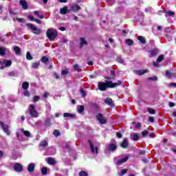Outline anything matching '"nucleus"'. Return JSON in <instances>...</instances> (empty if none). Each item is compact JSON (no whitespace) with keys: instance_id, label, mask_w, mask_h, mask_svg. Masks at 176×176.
Listing matches in <instances>:
<instances>
[{"instance_id":"1","label":"nucleus","mask_w":176,"mask_h":176,"mask_svg":"<svg viewBox=\"0 0 176 176\" xmlns=\"http://www.w3.org/2000/svg\"><path fill=\"white\" fill-rule=\"evenodd\" d=\"M120 85H122V81L120 80H118V82L106 80L105 82H99L98 83V87L100 91H105L108 88L113 89L115 87H118V86H120Z\"/></svg>"},{"instance_id":"2","label":"nucleus","mask_w":176,"mask_h":176,"mask_svg":"<svg viewBox=\"0 0 176 176\" xmlns=\"http://www.w3.org/2000/svg\"><path fill=\"white\" fill-rule=\"evenodd\" d=\"M58 35L57 30L54 29L50 28L46 32V36L50 41H54Z\"/></svg>"},{"instance_id":"3","label":"nucleus","mask_w":176,"mask_h":176,"mask_svg":"<svg viewBox=\"0 0 176 176\" xmlns=\"http://www.w3.org/2000/svg\"><path fill=\"white\" fill-rule=\"evenodd\" d=\"M25 26L28 30H31L32 34H34V35H41L42 34L41 29L36 28L32 23H26Z\"/></svg>"},{"instance_id":"4","label":"nucleus","mask_w":176,"mask_h":176,"mask_svg":"<svg viewBox=\"0 0 176 176\" xmlns=\"http://www.w3.org/2000/svg\"><path fill=\"white\" fill-rule=\"evenodd\" d=\"M29 113L32 118H38L39 116V113L35 109L34 104H30L29 105Z\"/></svg>"},{"instance_id":"5","label":"nucleus","mask_w":176,"mask_h":176,"mask_svg":"<svg viewBox=\"0 0 176 176\" xmlns=\"http://www.w3.org/2000/svg\"><path fill=\"white\" fill-rule=\"evenodd\" d=\"M96 119L99 122V123H100V124H107V123L108 122L107 118H104V115H102V113H98L96 115Z\"/></svg>"},{"instance_id":"6","label":"nucleus","mask_w":176,"mask_h":176,"mask_svg":"<svg viewBox=\"0 0 176 176\" xmlns=\"http://www.w3.org/2000/svg\"><path fill=\"white\" fill-rule=\"evenodd\" d=\"M14 170L16 172V173H21V171H23V170H24V167H23V165H21V164L19 163V162H16L14 164V167H13Z\"/></svg>"},{"instance_id":"7","label":"nucleus","mask_w":176,"mask_h":176,"mask_svg":"<svg viewBox=\"0 0 176 176\" xmlns=\"http://www.w3.org/2000/svg\"><path fill=\"white\" fill-rule=\"evenodd\" d=\"M107 149L109 152H113L118 149V145L113 143L109 144L107 146Z\"/></svg>"},{"instance_id":"8","label":"nucleus","mask_w":176,"mask_h":176,"mask_svg":"<svg viewBox=\"0 0 176 176\" xmlns=\"http://www.w3.org/2000/svg\"><path fill=\"white\" fill-rule=\"evenodd\" d=\"M110 75L111 76H104V79H107V80H112V79L116 78V74L114 69L110 71Z\"/></svg>"},{"instance_id":"9","label":"nucleus","mask_w":176,"mask_h":176,"mask_svg":"<svg viewBox=\"0 0 176 176\" xmlns=\"http://www.w3.org/2000/svg\"><path fill=\"white\" fill-rule=\"evenodd\" d=\"M1 126L3 129L4 133H6L7 135H10V131H9V125L3 122L1 123Z\"/></svg>"},{"instance_id":"10","label":"nucleus","mask_w":176,"mask_h":176,"mask_svg":"<svg viewBox=\"0 0 176 176\" xmlns=\"http://www.w3.org/2000/svg\"><path fill=\"white\" fill-rule=\"evenodd\" d=\"M70 9L72 12H74V13H78L79 10H82V7L79 5H74L72 7H70Z\"/></svg>"},{"instance_id":"11","label":"nucleus","mask_w":176,"mask_h":176,"mask_svg":"<svg viewBox=\"0 0 176 176\" xmlns=\"http://www.w3.org/2000/svg\"><path fill=\"white\" fill-rule=\"evenodd\" d=\"M148 72H149V70L148 69L134 71V74L139 75L140 76H141V75H144V74H148Z\"/></svg>"},{"instance_id":"12","label":"nucleus","mask_w":176,"mask_h":176,"mask_svg":"<svg viewBox=\"0 0 176 176\" xmlns=\"http://www.w3.org/2000/svg\"><path fill=\"white\" fill-rule=\"evenodd\" d=\"M129 160V156H126L125 157L117 161L116 164L117 166H122L123 163H126Z\"/></svg>"},{"instance_id":"13","label":"nucleus","mask_w":176,"mask_h":176,"mask_svg":"<svg viewBox=\"0 0 176 176\" xmlns=\"http://www.w3.org/2000/svg\"><path fill=\"white\" fill-rule=\"evenodd\" d=\"M69 12H71V10H69L68 9V7H67V6H65V7L60 8V14H67V13H69Z\"/></svg>"},{"instance_id":"14","label":"nucleus","mask_w":176,"mask_h":176,"mask_svg":"<svg viewBox=\"0 0 176 176\" xmlns=\"http://www.w3.org/2000/svg\"><path fill=\"white\" fill-rule=\"evenodd\" d=\"M34 170H35V164L30 163L28 166V173H34Z\"/></svg>"},{"instance_id":"15","label":"nucleus","mask_w":176,"mask_h":176,"mask_svg":"<svg viewBox=\"0 0 176 176\" xmlns=\"http://www.w3.org/2000/svg\"><path fill=\"white\" fill-rule=\"evenodd\" d=\"M80 41V49H82L85 45H87V41H86L84 37H81Z\"/></svg>"},{"instance_id":"16","label":"nucleus","mask_w":176,"mask_h":176,"mask_svg":"<svg viewBox=\"0 0 176 176\" xmlns=\"http://www.w3.org/2000/svg\"><path fill=\"white\" fill-rule=\"evenodd\" d=\"M120 146H121L122 148H124V149H126V148H127V146H129V140H128L127 138H125V139L122 141V142Z\"/></svg>"},{"instance_id":"17","label":"nucleus","mask_w":176,"mask_h":176,"mask_svg":"<svg viewBox=\"0 0 176 176\" xmlns=\"http://www.w3.org/2000/svg\"><path fill=\"white\" fill-rule=\"evenodd\" d=\"M20 5H21V6H22L23 9H24V10H27V9H28V3H27V1H25L24 0H21Z\"/></svg>"},{"instance_id":"18","label":"nucleus","mask_w":176,"mask_h":176,"mask_svg":"<svg viewBox=\"0 0 176 176\" xmlns=\"http://www.w3.org/2000/svg\"><path fill=\"white\" fill-rule=\"evenodd\" d=\"M159 54V50L157 48H155L150 51V57H155V56H157Z\"/></svg>"},{"instance_id":"19","label":"nucleus","mask_w":176,"mask_h":176,"mask_svg":"<svg viewBox=\"0 0 176 176\" xmlns=\"http://www.w3.org/2000/svg\"><path fill=\"white\" fill-rule=\"evenodd\" d=\"M165 76H167L169 78H175L176 77L175 73H171L168 70H166L165 72Z\"/></svg>"},{"instance_id":"20","label":"nucleus","mask_w":176,"mask_h":176,"mask_svg":"<svg viewBox=\"0 0 176 176\" xmlns=\"http://www.w3.org/2000/svg\"><path fill=\"white\" fill-rule=\"evenodd\" d=\"M88 142L89 144V148L91 149V153H95L96 150L94 149V144H93V141L89 140H88Z\"/></svg>"},{"instance_id":"21","label":"nucleus","mask_w":176,"mask_h":176,"mask_svg":"<svg viewBox=\"0 0 176 176\" xmlns=\"http://www.w3.org/2000/svg\"><path fill=\"white\" fill-rule=\"evenodd\" d=\"M104 104H107V105H112V104H113V100L111 98H106Z\"/></svg>"},{"instance_id":"22","label":"nucleus","mask_w":176,"mask_h":176,"mask_svg":"<svg viewBox=\"0 0 176 176\" xmlns=\"http://www.w3.org/2000/svg\"><path fill=\"white\" fill-rule=\"evenodd\" d=\"M47 163H48V164L54 166V164H56V160H54V158L50 157L47 158Z\"/></svg>"},{"instance_id":"23","label":"nucleus","mask_w":176,"mask_h":176,"mask_svg":"<svg viewBox=\"0 0 176 176\" xmlns=\"http://www.w3.org/2000/svg\"><path fill=\"white\" fill-rule=\"evenodd\" d=\"M5 54H6V48L2 46H0V56L3 57Z\"/></svg>"},{"instance_id":"24","label":"nucleus","mask_w":176,"mask_h":176,"mask_svg":"<svg viewBox=\"0 0 176 176\" xmlns=\"http://www.w3.org/2000/svg\"><path fill=\"white\" fill-rule=\"evenodd\" d=\"M28 87H30V83L27 81L23 82L22 84V89H23V90H28Z\"/></svg>"},{"instance_id":"25","label":"nucleus","mask_w":176,"mask_h":176,"mask_svg":"<svg viewBox=\"0 0 176 176\" xmlns=\"http://www.w3.org/2000/svg\"><path fill=\"white\" fill-rule=\"evenodd\" d=\"M138 41H140V43H142V45H145L146 43V40L145 39V37L139 36L138 37Z\"/></svg>"},{"instance_id":"26","label":"nucleus","mask_w":176,"mask_h":176,"mask_svg":"<svg viewBox=\"0 0 176 176\" xmlns=\"http://www.w3.org/2000/svg\"><path fill=\"white\" fill-rule=\"evenodd\" d=\"M3 63L5 64L6 67H10V65H12V60H10L3 59Z\"/></svg>"},{"instance_id":"27","label":"nucleus","mask_w":176,"mask_h":176,"mask_svg":"<svg viewBox=\"0 0 176 176\" xmlns=\"http://www.w3.org/2000/svg\"><path fill=\"white\" fill-rule=\"evenodd\" d=\"M14 52L17 56H19V54H20L21 52V49H20L19 47L15 46L14 47Z\"/></svg>"},{"instance_id":"28","label":"nucleus","mask_w":176,"mask_h":176,"mask_svg":"<svg viewBox=\"0 0 176 176\" xmlns=\"http://www.w3.org/2000/svg\"><path fill=\"white\" fill-rule=\"evenodd\" d=\"M41 61L43 64H46V63H49V58H47L46 56H44L41 58Z\"/></svg>"},{"instance_id":"29","label":"nucleus","mask_w":176,"mask_h":176,"mask_svg":"<svg viewBox=\"0 0 176 176\" xmlns=\"http://www.w3.org/2000/svg\"><path fill=\"white\" fill-rule=\"evenodd\" d=\"M64 118H75L76 116L75 114H71L69 113H65L63 114Z\"/></svg>"},{"instance_id":"30","label":"nucleus","mask_w":176,"mask_h":176,"mask_svg":"<svg viewBox=\"0 0 176 176\" xmlns=\"http://www.w3.org/2000/svg\"><path fill=\"white\" fill-rule=\"evenodd\" d=\"M125 43H126L128 46H131L133 43H134V41L130 38H127L125 41Z\"/></svg>"},{"instance_id":"31","label":"nucleus","mask_w":176,"mask_h":176,"mask_svg":"<svg viewBox=\"0 0 176 176\" xmlns=\"http://www.w3.org/2000/svg\"><path fill=\"white\" fill-rule=\"evenodd\" d=\"M80 94L81 95V97H82V98H85V97H86V92L85 91V89H83V88L80 89Z\"/></svg>"},{"instance_id":"32","label":"nucleus","mask_w":176,"mask_h":176,"mask_svg":"<svg viewBox=\"0 0 176 176\" xmlns=\"http://www.w3.org/2000/svg\"><path fill=\"white\" fill-rule=\"evenodd\" d=\"M41 174L43 175H47V168L43 167L41 168Z\"/></svg>"},{"instance_id":"33","label":"nucleus","mask_w":176,"mask_h":176,"mask_svg":"<svg viewBox=\"0 0 176 176\" xmlns=\"http://www.w3.org/2000/svg\"><path fill=\"white\" fill-rule=\"evenodd\" d=\"M91 107L94 108V109H100V106L97 104V103H91Z\"/></svg>"},{"instance_id":"34","label":"nucleus","mask_w":176,"mask_h":176,"mask_svg":"<svg viewBox=\"0 0 176 176\" xmlns=\"http://www.w3.org/2000/svg\"><path fill=\"white\" fill-rule=\"evenodd\" d=\"M163 60H164V56L160 55L157 58V63H162L163 61Z\"/></svg>"},{"instance_id":"35","label":"nucleus","mask_w":176,"mask_h":176,"mask_svg":"<svg viewBox=\"0 0 176 176\" xmlns=\"http://www.w3.org/2000/svg\"><path fill=\"white\" fill-rule=\"evenodd\" d=\"M147 112H148V113L151 115H155V113H156V111H155V109H152L151 108H148Z\"/></svg>"},{"instance_id":"36","label":"nucleus","mask_w":176,"mask_h":176,"mask_svg":"<svg viewBox=\"0 0 176 176\" xmlns=\"http://www.w3.org/2000/svg\"><path fill=\"white\" fill-rule=\"evenodd\" d=\"M48 145V143L46 142V140H43L41 144H40V146H43V148L47 146Z\"/></svg>"},{"instance_id":"37","label":"nucleus","mask_w":176,"mask_h":176,"mask_svg":"<svg viewBox=\"0 0 176 176\" xmlns=\"http://www.w3.org/2000/svg\"><path fill=\"white\" fill-rule=\"evenodd\" d=\"M79 176H89V174L87 173V172L84 171V170H81L79 173Z\"/></svg>"},{"instance_id":"38","label":"nucleus","mask_w":176,"mask_h":176,"mask_svg":"<svg viewBox=\"0 0 176 176\" xmlns=\"http://www.w3.org/2000/svg\"><path fill=\"white\" fill-rule=\"evenodd\" d=\"M53 134L54 135H55L56 137H60V131L57 130V129H55L54 130V132H53Z\"/></svg>"},{"instance_id":"39","label":"nucleus","mask_w":176,"mask_h":176,"mask_svg":"<svg viewBox=\"0 0 176 176\" xmlns=\"http://www.w3.org/2000/svg\"><path fill=\"white\" fill-rule=\"evenodd\" d=\"M39 100H41V98H39L38 96H34L33 97L32 101H33V102H38V101H39Z\"/></svg>"},{"instance_id":"40","label":"nucleus","mask_w":176,"mask_h":176,"mask_svg":"<svg viewBox=\"0 0 176 176\" xmlns=\"http://www.w3.org/2000/svg\"><path fill=\"white\" fill-rule=\"evenodd\" d=\"M127 173V169H122L120 173H118V175H124Z\"/></svg>"},{"instance_id":"41","label":"nucleus","mask_w":176,"mask_h":176,"mask_svg":"<svg viewBox=\"0 0 176 176\" xmlns=\"http://www.w3.org/2000/svg\"><path fill=\"white\" fill-rule=\"evenodd\" d=\"M132 140L133 141H138L140 140V135H138V134H134Z\"/></svg>"},{"instance_id":"42","label":"nucleus","mask_w":176,"mask_h":176,"mask_svg":"<svg viewBox=\"0 0 176 176\" xmlns=\"http://www.w3.org/2000/svg\"><path fill=\"white\" fill-rule=\"evenodd\" d=\"M26 58H27V60H32L33 57H32V56H31V53H30V52H27Z\"/></svg>"},{"instance_id":"43","label":"nucleus","mask_w":176,"mask_h":176,"mask_svg":"<svg viewBox=\"0 0 176 176\" xmlns=\"http://www.w3.org/2000/svg\"><path fill=\"white\" fill-rule=\"evenodd\" d=\"M83 111H85V106L80 105L78 110V113H82V112H83Z\"/></svg>"},{"instance_id":"44","label":"nucleus","mask_w":176,"mask_h":176,"mask_svg":"<svg viewBox=\"0 0 176 176\" xmlns=\"http://www.w3.org/2000/svg\"><path fill=\"white\" fill-rule=\"evenodd\" d=\"M167 14L169 17H173L175 16V12H173V11H168L167 12Z\"/></svg>"},{"instance_id":"45","label":"nucleus","mask_w":176,"mask_h":176,"mask_svg":"<svg viewBox=\"0 0 176 176\" xmlns=\"http://www.w3.org/2000/svg\"><path fill=\"white\" fill-rule=\"evenodd\" d=\"M116 61L118 63H120V64H123V63H124V60H123V58H122L121 57L117 58Z\"/></svg>"},{"instance_id":"46","label":"nucleus","mask_w":176,"mask_h":176,"mask_svg":"<svg viewBox=\"0 0 176 176\" xmlns=\"http://www.w3.org/2000/svg\"><path fill=\"white\" fill-rule=\"evenodd\" d=\"M39 67V63H33L32 65V68L36 69Z\"/></svg>"},{"instance_id":"47","label":"nucleus","mask_w":176,"mask_h":176,"mask_svg":"<svg viewBox=\"0 0 176 176\" xmlns=\"http://www.w3.org/2000/svg\"><path fill=\"white\" fill-rule=\"evenodd\" d=\"M132 124H135V129H140L141 127V123L140 122L135 123V122H133Z\"/></svg>"},{"instance_id":"48","label":"nucleus","mask_w":176,"mask_h":176,"mask_svg":"<svg viewBox=\"0 0 176 176\" xmlns=\"http://www.w3.org/2000/svg\"><path fill=\"white\" fill-rule=\"evenodd\" d=\"M68 74H69V71H68V69L62 70L61 72V75H67Z\"/></svg>"},{"instance_id":"49","label":"nucleus","mask_w":176,"mask_h":176,"mask_svg":"<svg viewBox=\"0 0 176 176\" xmlns=\"http://www.w3.org/2000/svg\"><path fill=\"white\" fill-rule=\"evenodd\" d=\"M16 21H19V23H25V19L23 18H16Z\"/></svg>"},{"instance_id":"50","label":"nucleus","mask_w":176,"mask_h":176,"mask_svg":"<svg viewBox=\"0 0 176 176\" xmlns=\"http://www.w3.org/2000/svg\"><path fill=\"white\" fill-rule=\"evenodd\" d=\"M149 134V131L148 130H145L142 132V137H145L146 135H148Z\"/></svg>"},{"instance_id":"51","label":"nucleus","mask_w":176,"mask_h":176,"mask_svg":"<svg viewBox=\"0 0 176 176\" xmlns=\"http://www.w3.org/2000/svg\"><path fill=\"white\" fill-rule=\"evenodd\" d=\"M23 134L25 137H30L31 133L28 131H24Z\"/></svg>"},{"instance_id":"52","label":"nucleus","mask_w":176,"mask_h":176,"mask_svg":"<svg viewBox=\"0 0 176 176\" xmlns=\"http://www.w3.org/2000/svg\"><path fill=\"white\" fill-rule=\"evenodd\" d=\"M148 80H157V76L148 77L147 78Z\"/></svg>"},{"instance_id":"53","label":"nucleus","mask_w":176,"mask_h":176,"mask_svg":"<svg viewBox=\"0 0 176 176\" xmlns=\"http://www.w3.org/2000/svg\"><path fill=\"white\" fill-rule=\"evenodd\" d=\"M50 119H47V120H46V121L44 122V126H50Z\"/></svg>"},{"instance_id":"54","label":"nucleus","mask_w":176,"mask_h":176,"mask_svg":"<svg viewBox=\"0 0 176 176\" xmlns=\"http://www.w3.org/2000/svg\"><path fill=\"white\" fill-rule=\"evenodd\" d=\"M147 135L149 137V138H155V133H147Z\"/></svg>"},{"instance_id":"55","label":"nucleus","mask_w":176,"mask_h":176,"mask_svg":"<svg viewBox=\"0 0 176 176\" xmlns=\"http://www.w3.org/2000/svg\"><path fill=\"white\" fill-rule=\"evenodd\" d=\"M28 19H29V20H30V21H35V18H34V16L32 15H29L28 16Z\"/></svg>"},{"instance_id":"56","label":"nucleus","mask_w":176,"mask_h":176,"mask_svg":"<svg viewBox=\"0 0 176 176\" xmlns=\"http://www.w3.org/2000/svg\"><path fill=\"white\" fill-rule=\"evenodd\" d=\"M34 21H35L37 24H42V23H43V21H42V20L38 19H36L34 20Z\"/></svg>"},{"instance_id":"57","label":"nucleus","mask_w":176,"mask_h":176,"mask_svg":"<svg viewBox=\"0 0 176 176\" xmlns=\"http://www.w3.org/2000/svg\"><path fill=\"white\" fill-rule=\"evenodd\" d=\"M23 96H25V97H30V91H25L23 93Z\"/></svg>"},{"instance_id":"58","label":"nucleus","mask_w":176,"mask_h":176,"mask_svg":"<svg viewBox=\"0 0 176 176\" xmlns=\"http://www.w3.org/2000/svg\"><path fill=\"white\" fill-rule=\"evenodd\" d=\"M116 137L118 138H122L123 137V135H122V133L118 132V133H116Z\"/></svg>"},{"instance_id":"59","label":"nucleus","mask_w":176,"mask_h":176,"mask_svg":"<svg viewBox=\"0 0 176 176\" xmlns=\"http://www.w3.org/2000/svg\"><path fill=\"white\" fill-rule=\"evenodd\" d=\"M74 71H78V69H79V65H74Z\"/></svg>"},{"instance_id":"60","label":"nucleus","mask_w":176,"mask_h":176,"mask_svg":"<svg viewBox=\"0 0 176 176\" xmlns=\"http://www.w3.org/2000/svg\"><path fill=\"white\" fill-rule=\"evenodd\" d=\"M148 120H149V122H151V123H153V122H155V118L150 117Z\"/></svg>"},{"instance_id":"61","label":"nucleus","mask_w":176,"mask_h":176,"mask_svg":"<svg viewBox=\"0 0 176 176\" xmlns=\"http://www.w3.org/2000/svg\"><path fill=\"white\" fill-rule=\"evenodd\" d=\"M175 103L173 102H169V107L170 108H173V107H175Z\"/></svg>"},{"instance_id":"62","label":"nucleus","mask_w":176,"mask_h":176,"mask_svg":"<svg viewBox=\"0 0 176 176\" xmlns=\"http://www.w3.org/2000/svg\"><path fill=\"white\" fill-rule=\"evenodd\" d=\"M9 76H14L16 74L14 72H11L8 73Z\"/></svg>"},{"instance_id":"63","label":"nucleus","mask_w":176,"mask_h":176,"mask_svg":"<svg viewBox=\"0 0 176 176\" xmlns=\"http://www.w3.org/2000/svg\"><path fill=\"white\" fill-rule=\"evenodd\" d=\"M54 76H55L56 79H60V76L58 74H57V73H54Z\"/></svg>"},{"instance_id":"64","label":"nucleus","mask_w":176,"mask_h":176,"mask_svg":"<svg viewBox=\"0 0 176 176\" xmlns=\"http://www.w3.org/2000/svg\"><path fill=\"white\" fill-rule=\"evenodd\" d=\"M139 155H145V151L141 150L139 151Z\"/></svg>"}]
</instances>
